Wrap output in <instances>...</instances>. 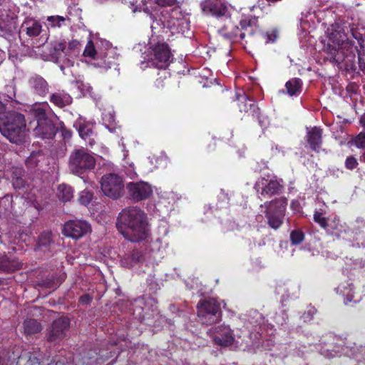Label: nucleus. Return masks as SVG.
Listing matches in <instances>:
<instances>
[{
  "label": "nucleus",
  "instance_id": "de8ad7c7",
  "mask_svg": "<svg viewBox=\"0 0 365 365\" xmlns=\"http://www.w3.org/2000/svg\"><path fill=\"white\" fill-rule=\"evenodd\" d=\"M176 0H155L158 5L161 6H168L175 4Z\"/></svg>",
  "mask_w": 365,
  "mask_h": 365
},
{
  "label": "nucleus",
  "instance_id": "09e8293b",
  "mask_svg": "<svg viewBox=\"0 0 365 365\" xmlns=\"http://www.w3.org/2000/svg\"><path fill=\"white\" fill-rule=\"evenodd\" d=\"M79 43L77 40H73L68 43V48H66V51L69 54L70 51L74 50L78 46Z\"/></svg>",
  "mask_w": 365,
  "mask_h": 365
},
{
  "label": "nucleus",
  "instance_id": "c756f323",
  "mask_svg": "<svg viewBox=\"0 0 365 365\" xmlns=\"http://www.w3.org/2000/svg\"><path fill=\"white\" fill-rule=\"evenodd\" d=\"M23 327L26 335L39 333L42 329L41 323L34 319H26L24 320Z\"/></svg>",
  "mask_w": 365,
  "mask_h": 365
},
{
  "label": "nucleus",
  "instance_id": "5fc2aeb1",
  "mask_svg": "<svg viewBox=\"0 0 365 365\" xmlns=\"http://www.w3.org/2000/svg\"><path fill=\"white\" fill-rule=\"evenodd\" d=\"M254 314L255 315H252V317H256L257 316H259L261 317V314L258 312H255Z\"/></svg>",
  "mask_w": 365,
  "mask_h": 365
},
{
  "label": "nucleus",
  "instance_id": "5701e85b",
  "mask_svg": "<svg viewBox=\"0 0 365 365\" xmlns=\"http://www.w3.org/2000/svg\"><path fill=\"white\" fill-rule=\"evenodd\" d=\"M236 101L240 112L248 113L251 108L250 95L249 89L245 91L243 88H239L236 91Z\"/></svg>",
  "mask_w": 365,
  "mask_h": 365
},
{
  "label": "nucleus",
  "instance_id": "f03ea898",
  "mask_svg": "<svg viewBox=\"0 0 365 365\" xmlns=\"http://www.w3.org/2000/svg\"><path fill=\"white\" fill-rule=\"evenodd\" d=\"M147 215L138 207H128L118 214L116 227L128 240L138 242L145 240L149 235Z\"/></svg>",
  "mask_w": 365,
  "mask_h": 365
},
{
  "label": "nucleus",
  "instance_id": "f704fd0d",
  "mask_svg": "<svg viewBox=\"0 0 365 365\" xmlns=\"http://www.w3.org/2000/svg\"><path fill=\"white\" fill-rule=\"evenodd\" d=\"M115 65H116L115 58L112 56H108V55H105L103 59L95 63L96 66L100 67L105 70H108Z\"/></svg>",
  "mask_w": 365,
  "mask_h": 365
},
{
  "label": "nucleus",
  "instance_id": "c9c22d12",
  "mask_svg": "<svg viewBox=\"0 0 365 365\" xmlns=\"http://www.w3.org/2000/svg\"><path fill=\"white\" fill-rule=\"evenodd\" d=\"M304 233L302 230L297 229L294 230L290 233V242L292 245H300L304 240Z\"/></svg>",
  "mask_w": 365,
  "mask_h": 365
},
{
  "label": "nucleus",
  "instance_id": "6ab92c4d",
  "mask_svg": "<svg viewBox=\"0 0 365 365\" xmlns=\"http://www.w3.org/2000/svg\"><path fill=\"white\" fill-rule=\"evenodd\" d=\"M31 91L39 96H46L49 91V85L46 80L39 74L34 73L28 80Z\"/></svg>",
  "mask_w": 365,
  "mask_h": 365
},
{
  "label": "nucleus",
  "instance_id": "7c9ffc66",
  "mask_svg": "<svg viewBox=\"0 0 365 365\" xmlns=\"http://www.w3.org/2000/svg\"><path fill=\"white\" fill-rule=\"evenodd\" d=\"M16 22L12 18L7 17L6 19H0V36H11L15 29Z\"/></svg>",
  "mask_w": 365,
  "mask_h": 365
},
{
  "label": "nucleus",
  "instance_id": "2eb2a0df",
  "mask_svg": "<svg viewBox=\"0 0 365 365\" xmlns=\"http://www.w3.org/2000/svg\"><path fill=\"white\" fill-rule=\"evenodd\" d=\"M51 56L53 61L61 65V69L63 67H70L73 65V61L69 58L70 54L66 51V46L65 41H54L52 43V48L50 51Z\"/></svg>",
  "mask_w": 365,
  "mask_h": 365
},
{
  "label": "nucleus",
  "instance_id": "c85d7f7f",
  "mask_svg": "<svg viewBox=\"0 0 365 365\" xmlns=\"http://www.w3.org/2000/svg\"><path fill=\"white\" fill-rule=\"evenodd\" d=\"M302 81L299 78H291L285 84L287 93L290 96L299 95L302 91Z\"/></svg>",
  "mask_w": 365,
  "mask_h": 365
},
{
  "label": "nucleus",
  "instance_id": "37998d69",
  "mask_svg": "<svg viewBox=\"0 0 365 365\" xmlns=\"http://www.w3.org/2000/svg\"><path fill=\"white\" fill-rule=\"evenodd\" d=\"M278 36V33L276 29H273L270 31H267L264 34L266 38V43L274 42Z\"/></svg>",
  "mask_w": 365,
  "mask_h": 365
},
{
  "label": "nucleus",
  "instance_id": "9d476101",
  "mask_svg": "<svg viewBox=\"0 0 365 365\" xmlns=\"http://www.w3.org/2000/svg\"><path fill=\"white\" fill-rule=\"evenodd\" d=\"M71 321L68 317H61L55 319L47 329L46 340L50 343H57L63 340L70 327Z\"/></svg>",
  "mask_w": 365,
  "mask_h": 365
},
{
  "label": "nucleus",
  "instance_id": "ea45409f",
  "mask_svg": "<svg viewBox=\"0 0 365 365\" xmlns=\"http://www.w3.org/2000/svg\"><path fill=\"white\" fill-rule=\"evenodd\" d=\"M313 219L314 221L324 230L327 226L329 218L324 217L321 212L315 211L313 215Z\"/></svg>",
  "mask_w": 365,
  "mask_h": 365
},
{
  "label": "nucleus",
  "instance_id": "f3484780",
  "mask_svg": "<svg viewBox=\"0 0 365 365\" xmlns=\"http://www.w3.org/2000/svg\"><path fill=\"white\" fill-rule=\"evenodd\" d=\"M215 333L212 340L215 344L220 346H228L235 341L232 330L228 326L220 325L214 328Z\"/></svg>",
  "mask_w": 365,
  "mask_h": 365
},
{
  "label": "nucleus",
  "instance_id": "6e6552de",
  "mask_svg": "<svg viewBox=\"0 0 365 365\" xmlns=\"http://www.w3.org/2000/svg\"><path fill=\"white\" fill-rule=\"evenodd\" d=\"M197 316L202 324L211 325L222 319L220 304L215 299L200 300L197 305Z\"/></svg>",
  "mask_w": 365,
  "mask_h": 365
},
{
  "label": "nucleus",
  "instance_id": "58836bf2",
  "mask_svg": "<svg viewBox=\"0 0 365 365\" xmlns=\"http://www.w3.org/2000/svg\"><path fill=\"white\" fill-rule=\"evenodd\" d=\"M93 199V193L88 190H83L79 194L78 201L81 205L87 206Z\"/></svg>",
  "mask_w": 365,
  "mask_h": 365
},
{
  "label": "nucleus",
  "instance_id": "2f4dec72",
  "mask_svg": "<svg viewBox=\"0 0 365 365\" xmlns=\"http://www.w3.org/2000/svg\"><path fill=\"white\" fill-rule=\"evenodd\" d=\"M343 294L345 296V303L354 302L357 303L361 301V297L356 296V288L353 284H348L344 287Z\"/></svg>",
  "mask_w": 365,
  "mask_h": 365
},
{
  "label": "nucleus",
  "instance_id": "4be33fe9",
  "mask_svg": "<svg viewBox=\"0 0 365 365\" xmlns=\"http://www.w3.org/2000/svg\"><path fill=\"white\" fill-rule=\"evenodd\" d=\"M23 263L16 258H10L4 256L0 258V271L10 273L21 269Z\"/></svg>",
  "mask_w": 365,
  "mask_h": 365
},
{
  "label": "nucleus",
  "instance_id": "20e7f679",
  "mask_svg": "<svg viewBox=\"0 0 365 365\" xmlns=\"http://www.w3.org/2000/svg\"><path fill=\"white\" fill-rule=\"evenodd\" d=\"M287 206V200L285 197L275 198L267 201L259 206V211L256 216V220L262 222L263 214L267 219L269 227L277 230L283 225Z\"/></svg>",
  "mask_w": 365,
  "mask_h": 365
},
{
  "label": "nucleus",
  "instance_id": "393cba45",
  "mask_svg": "<svg viewBox=\"0 0 365 365\" xmlns=\"http://www.w3.org/2000/svg\"><path fill=\"white\" fill-rule=\"evenodd\" d=\"M41 24L34 19H29L24 21L21 25V31H25L30 37H35L40 34L41 31Z\"/></svg>",
  "mask_w": 365,
  "mask_h": 365
},
{
  "label": "nucleus",
  "instance_id": "864d4df0",
  "mask_svg": "<svg viewBox=\"0 0 365 365\" xmlns=\"http://www.w3.org/2000/svg\"><path fill=\"white\" fill-rule=\"evenodd\" d=\"M4 109V106L1 101H0V113Z\"/></svg>",
  "mask_w": 365,
  "mask_h": 365
},
{
  "label": "nucleus",
  "instance_id": "4c0bfd02",
  "mask_svg": "<svg viewBox=\"0 0 365 365\" xmlns=\"http://www.w3.org/2000/svg\"><path fill=\"white\" fill-rule=\"evenodd\" d=\"M93 126L89 124H81L78 128L79 135L84 140L91 137L93 134Z\"/></svg>",
  "mask_w": 365,
  "mask_h": 365
},
{
  "label": "nucleus",
  "instance_id": "cd10ccee",
  "mask_svg": "<svg viewBox=\"0 0 365 365\" xmlns=\"http://www.w3.org/2000/svg\"><path fill=\"white\" fill-rule=\"evenodd\" d=\"M143 256L140 251L134 250L130 252L126 253L123 256L121 259V263L127 267H131L134 264L140 262L143 259Z\"/></svg>",
  "mask_w": 365,
  "mask_h": 365
},
{
  "label": "nucleus",
  "instance_id": "b1692460",
  "mask_svg": "<svg viewBox=\"0 0 365 365\" xmlns=\"http://www.w3.org/2000/svg\"><path fill=\"white\" fill-rule=\"evenodd\" d=\"M11 180L16 190L23 189L26 185L25 172L22 168L15 167L11 171Z\"/></svg>",
  "mask_w": 365,
  "mask_h": 365
},
{
  "label": "nucleus",
  "instance_id": "a211bd4d",
  "mask_svg": "<svg viewBox=\"0 0 365 365\" xmlns=\"http://www.w3.org/2000/svg\"><path fill=\"white\" fill-rule=\"evenodd\" d=\"M323 130L317 126L307 129L305 139L307 145L311 150L319 153L323 143L322 139Z\"/></svg>",
  "mask_w": 365,
  "mask_h": 365
},
{
  "label": "nucleus",
  "instance_id": "603ef678",
  "mask_svg": "<svg viewBox=\"0 0 365 365\" xmlns=\"http://www.w3.org/2000/svg\"><path fill=\"white\" fill-rule=\"evenodd\" d=\"M360 123L365 127V115L361 118Z\"/></svg>",
  "mask_w": 365,
  "mask_h": 365
},
{
  "label": "nucleus",
  "instance_id": "39448f33",
  "mask_svg": "<svg viewBox=\"0 0 365 365\" xmlns=\"http://www.w3.org/2000/svg\"><path fill=\"white\" fill-rule=\"evenodd\" d=\"M224 21L223 26L219 29L220 36L227 41L228 44L230 46L234 41H240L248 53L246 44L247 41L245 39L246 36L250 38L251 36V30L248 28L251 26V17L247 16L242 19L240 21V26H237L232 20L231 16Z\"/></svg>",
  "mask_w": 365,
  "mask_h": 365
},
{
  "label": "nucleus",
  "instance_id": "a878e982",
  "mask_svg": "<svg viewBox=\"0 0 365 365\" xmlns=\"http://www.w3.org/2000/svg\"><path fill=\"white\" fill-rule=\"evenodd\" d=\"M41 354L38 351L26 352L19 357L18 364L23 365H40Z\"/></svg>",
  "mask_w": 365,
  "mask_h": 365
},
{
  "label": "nucleus",
  "instance_id": "bb28decb",
  "mask_svg": "<svg viewBox=\"0 0 365 365\" xmlns=\"http://www.w3.org/2000/svg\"><path fill=\"white\" fill-rule=\"evenodd\" d=\"M343 226L338 216L328 220L327 226L324 228L327 234L331 236L339 237L342 232Z\"/></svg>",
  "mask_w": 365,
  "mask_h": 365
},
{
  "label": "nucleus",
  "instance_id": "e433bc0d",
  "mask_svg": "<svg viewBox=\"0 0 365 365\" xmlns=\"http://www.w3.org/2000/svg\"><path fill=\"white\" fill-rule=\"evenodd\" d=\"M83 56L85 57H90L93 59H97L98 61V56H97L96 50L93 42L89 40L87 45L83 51Z\"/></svg>",
  "mask_w": 365,
  "mask_h": 365
},
{
  "label": "nucleus",
  "instance_id": "c03bdc74",
  "mask_svg": "<svg viewBox=\"0 0 365 365\" xmlns=\"http://www.w3.org/2000/svg\"><path fill=\"white\" fill-rule=\"evenodd\" d=\"M60 125V129L61 131V135L63 138V139H69L71 137V132L68 130H67L64 125V123L63 122L59 123Z\"/></svg>",
  "mask_w": 365,
  "mask_h": 365
},
{
  "label": "nucleus",
  "instance_id": "423d86ee",
  "mask_svg": "<svg viewBox=\"0 0 365 365\" xmlns=\"http://www.w3.org/2000/svg\"><path fill=\"white\" fill-rule=\"evenodd\" d=\"M96 158L86 148L83 147L75 148L70 154L68 166L70 172L78 176L93 170L96 166Z\"/></svg>",
  "mask_w": 365,
  "mask_h": 365
},
{
  "label": "nucleus",
  "instance_id": "4468645a",
  "mask_svg": "<svg viewBox=\"0 0 365 365\" xmlns=\"http://www.w3.org/2000/svg\"><path fill=\"white\" fill-rule=\"evenodd\" d=\"M255 189L262 197L269 198L279 195L283 190V185L277 180H267L263 178L255 183Z\"/></svg>",
  "mask_w": 365,
  "mask_h": 365
},
{
  "label": "nucleus",
  "instance_id": "412c9836",
  "mask_svg": "<svg viewBox=\"0 0 365 365\" xmlns=\"http://www.w3.org/2000/svg\"><path fill=\"white\" fill-rule=\"evenodd\" d=\"M49 101L58 108H63L71 105L73 98L71 95L64 90H58L50 95Z\"/></svg>",
  "mask_w": 365,
  "mask_h": 365
},
{
  "label": "nucleus",
  "instance_id": "3c124183",
  "mask_svg": "<svg viewBox=\"0 0 365 365\" xmlns=\"http://www.w3.org/2000/svg\"><path fill=\"white\" fill-rule=\"evenodd\" d=\"M48 365H66L64 364V362H62L61 361H51V363H49Z\"/></svg>",
  "mask_w": 365,
  "mask_h": 365
},
{
  "label": "nucleus",
  "instance_id": "72a5a7b5",
  "mask_svg": "<svg viewBox=\"0 0 365 365\" xmlns=\"http://www.w3.org/2000/svg\"><path fill=\"white\" fill-rule=\"evenodd\" d=\"M51 242V232H43L38 236L37 247L40 250L45 251L46 250L49 249Z\"/></svg>",
  "mask_w": 365,
  "mask_h": 365
},
{
  "label": "nucleus",
  "instance_id": "49530a36",
  "mask_svg": "<svg viewBox=\"0 0 365 365\" xmlns=\"http://www.w3.org/2000/svg\"><path fill=\"white\" fill-rule=\"evenodd\" d=\"M48 20L49 21H51L53 26H60V22L61 21H64L65 19L63 17H62V16H57L48 17Z\"/></svg>",
  "mask_w": 365,
  "mask_h": 365
},
{
  "label": "nucleus",
  "instance_id": "a19ab883",
  "mask_svg": "<svg viewBox=\"0 0 365 365\" xmlns=\"http://www.w3.org/2000/svg\"><path fill=\"white\" fill-rule=\"evenodd\" d=\"M354 143L356 148L365 149V133H359L354 139Z\"/></svg>",
  "mask_w": 365,
  "mask_h": 365
},
{
  "label": "nucleus",
  "instance_id": "dca6fc26",
  "mask_svg": "<svg viewBox=\"0 0 365 365\" xmlns=\"http://www.w3.org/2000/svg\"><path fill=\"white\" fill-rule=\"evenodd\" d=\"M165 24L172 33H184L187 26V19L180 8L170 10Z\"/></svg>",
  "mask_w": 365,
  "mask_h": 365
},
{
  "label": "nucleus",
  "instance_id": "f8f14e48",
  "mask_svg": "<svg viewBox=\"0 0 365 365\" xmlns=\"http://www.w3.org/2000/svg\"><path fill=\"white\" fill-rule=\"evenodd\" d=\"M91 231L90 225L85 220H69L63 226L62 233L73 239H80Z\"/></svg>",
  "mask_w": 365,
  "mask_h": 365
},
{
  "label": "nucleus",
  "instance_id": "473e14b6",
  "mask_svg": "<svg viewBox=\"0 0 365 365\" xmlns=\"http://www.w3.org/2000/svg\"><path fill=\"white\" fill-rule=\"evenodd\" d=\"M58 197L63 202L70 201L73 197V188L66 184H61L58 187Z\"/></svg>",
  "mask_w": 365,
  "mask_h": 365
},
{
  "label": "nucleus",
  "instance_id": "6e6d98bb",
  "mask_svg": "<svg viewBox=\"0 0 365 365\" xmlns=\"http://www.w3.org/2000/svg\"><path fill=\"white\" fill-rule=\"evenodd\" d=\"M257 7L255 6H252V11H254Z\"/></svg>",
  "mask_w": 365,
  "mask_h": 365
},
{
  "label": "nucleus",
  "instance_id": "ddd939ff",
  "mask_svg": "<svg viewBox=\"0 0 365 365\" xmlns=\"http://www.w3.org/2000/svg\"><path fill=\"white\" fill-rule=\"evenodd\" d=\"M153 58L150 63L158 69H165L170 64L171 60V53L166 43H158L153 49Z\"/></svg>",
  "mask_w": 365,
  "mask_h": 365
},
{
  "label": "nucleus",
  "instance_id": "79ce46f5",
  "mask_svg": "<svg viewBox=\"0 0 365 365\" xmlns=\"http://www.w3.org/2000/svg\"><path fill=\"white\" fill-rule=\"evenodd\" d=\"M359 163L354 156H348L345 160V167L346 169L352 170L358 166Z\"/></svg>",
  "mask_w": 365,
  "mask_h": 365
},
{
  "label": "nucleus",
  "instance_id": "aec40b11",
  "mask_svg": "<svg viewBox=\"0 0 365 365\" xmlns=\"http://www.w3.org/2000/svg\"><path fill=\"white\" fill-rule=\"evenodd\" d=\"M210 14L217 19L225 20L231 16L227 4L221 0H212L207 4Z\"/></svg>",
  "mask_w": 365,
  "mask_h": 365
},
{
  "label": "nucleus",
  "instance_id": "f257e3e1",
  "mask_svg": "<svg viewBox=\"0 0 365 365\" xmlns=\"http://www.w3.org/2000/svg\"><path fill=\"white\" fill-rule=\"evenodd\" d=\"M351 34L356 41L346 38L341 39V34L332 32L324 47V51L330 55V60L337 63H344L347 71L356 72L359 68L365 73V35L352 28Z\"/></svg>",
  "mask_w": 365,
  "mask_h": 365
},
{
  "label": "nucleus",
  "instance_id": "1a4fd4ad",
  "mask_svg": "<svg viewBox=\"0 0 365 365\" xmlns=\"http://www.w3.org/2000/svg\"><path fill=\"white\" fill-rule=\"evenodd\" d=\"M124 180L116 173H108L102 176L101 187L103 194L113 200L120 198L124 193Z\"/></svg>",
  "mask_w": 365,
  "mask_h": 365
},
{
  "label": "nucleus",
  "instance_id": "0eeeda50",
  "mask_svg": "<svg viewBox=\"0 0 365 365\" xmlns=\"http://www.w3.org/2000/svg\"><path fill=\"white\" fill-rule=\"evenodd\" d=\"M37 125L35 128L36 135L42 139H53L59 130L58 118L53 113H47L43 108L35 110Z\"/></svg>",
  "mask_w": 365,
  "mask_h": 365
},
{
  "label": "nucleus",
  "instance_id": "7ed1b4c3",
  "mask_svg": "<svg viewBox=\"0 0 365 365\" xmlns=\"http://www.w3.org/2000/svg\"><path fill=\"white\" fill-rule=\"evenodd\" d=\"M0 133L13 143H22L26 136L24 115L14 110L4 113L0 116Z\"/></svg>",
  "mask_w": 365,
  "mask_h": 365
},
{
  "label": "nucleus",
  "instance_id": "8fccbe9b",
  "mask_svg": "<svg viewBox=\"0 0 365 365\" xmlns=\"http://www.w3.org/2000/svg\"><path fill=\"white\" fill-rule=\"evenodd\" d=\"M26 163L29 167H35L37 165V162L35 159V157L32 155L27 158Z\"/></svg>",
  "mask_w": 365,
  "mask_h": 365
},
{
  "label": "nucleus",
  "instance_id": "9b49d317",
  "mask_svg": "<svg viewBox=\"0 0 365 365\" xmlns=\"http://www.w3.org/2000/svg\"><path fill=\"white\" fill-rule=\"evenodd\" d=\"M130 198L134 202H140L150 197L153 189L150 184L144 181L130 182L127 184Z\"/></svg>",
  "mask_w": 365,
  "mask_h": 365
},
{
  "label": "nucleus",
  "instance_id": "a18cd8bd",
  "mask_svg": "<svg viewBox=\"0 0 365 365\" xmlns=\"http://www.w3.org/2000/svg\"><path fill=\"white\" fill-rule=\"evenodd\" d=\"M93 298L88 294H83L79 297L78 302L83 305L91 304Z\"/></svg>",
  "mask_w": 365,
  "mask_h": 365
}]
</instances>
